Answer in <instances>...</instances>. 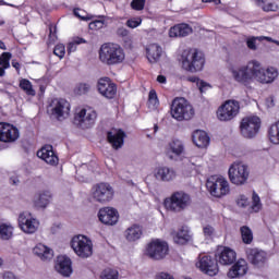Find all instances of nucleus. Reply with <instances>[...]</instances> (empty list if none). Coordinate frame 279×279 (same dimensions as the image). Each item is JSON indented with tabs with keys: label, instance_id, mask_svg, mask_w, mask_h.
<instances>
[{
	"label": "nucleus",
	"instance_id": "f257e3e1",
	"mask_svg": "<svg viewBox=\"0 0 279 279\" xmlns=\"http://www.w3.org/2000/svg\"><path fill=\"white\" fill-rule=\"evenodd\" d=\"M99 60L102 64L114 66L125 60V51L118 44H104L99 49Z\"/></svg>",
	"mask_w": 279,
	"mask_h": 279
},
{
	"label": "nucleus",
	"instance_id": "f03ea898",
	"mask_svg": "<svg viewBox=\"0 0 279 279\" xmlns=\"http://www.w3.org/2000/svg\"><path fill=\"white\" fill-rule=\"evenodd\" d=\"M181 58L183 69L190 73H197V71L204 69V54L197 51V49L184 50Z\"/></svg>",
	"mask_w": 279,
	"mask_h": 279
},
{
	"label": "nucleus",
	"instance_id": "7ed1b4c3",
	"mask_svg": "<svg viewBox=\"0 0 279 279\" xmlns=\"http://www.w3.org/2000/svg\"><path fill=\"white\" fill-rule=\"evenodd\" d=\"M171 117L177 121H191L195 117V110L184 98H175L171 105Z\"/></svg>",
	"mask_w": 279,
	"mask_h": 279
},
{
	"label": "nucleus",
	"instance_id": "20e7f679",
	"mask_svg": "<svg viewBox=\"0 0 279 279\" xmlns=\"http://www.w3.org/2000/svg\"><path fill=\"white\" fill-rule=\"evenodd\" d=\"M254 63L255 60L250 61L246 65L230 68V73L234 82L250 86L254 82Z\"/></svg>",
	"mask_w": 279,
	"mask_h": 279
},
{
	"label": "nucleus",
	"instance_id": "39448f33",
	"mask_svg": "<svg viewBox=\"0 0 279 279\" xmlns=\"http://www.w3.org/2000/svg\"><path fill=\"white\" fill-rule=\"evenodd\" d=\"M191 195L184 191H178L171 194L169 198L165 201V206L172 213H182L191 206Z\"/></svg>",
	"mask_w": 279,
	"mask_h": 279
},
{
	"label": "nucleus",
	"instance_id": "423d86ee",
	"mask_svg": "<svg viewBox=\"0 0 279 279\" xmlns=\"http://www.w3.org/2000/svg\"><path fill=\"white\" fill-rule=\"evenodd\" d=\"M229 179L232 184L243 186L250 179V167L243 162H233L229 168Z\"/></svg>",
	"mask_w": 279,
	"mask_h": 279
},
{
	"label": "nucleus",
	"instance_id": "0eeeda50",
	"mask_svg": "<svg viewBox=\"0 0 279 279\" xmlns=\"http://www.w3.org/2000/svg\"><path fill=\"white\" fill-rule=\"evenodd\" d=\"M206 187L213 197H226L230 194V183L223 177L209 178Z\"/></svg>",
	"mask_w": 279,
	"mask_h": 279
},
{
	"label": "nucleus",
	"instance_id": "6e6552de",
	"mask_svg": "<svg viewBox=\"0 0 279 279\" xmlns=\"http://www.w3.org/2000/svg\"><path fill=\"white\" fill-rule=\"evenodd\" d=\"M92 198L98 204H108L114 198V189L110 183H98L92 189Z\"/></svg>",
	"mask_w": 279,
	"mask_h": 279
},
{
	"label": "nucleus",
	"instance_id": "1a4fd4ad",
	"mask_svg": "<svg viewBox=\"0 0 279 279\" xmlns=\"http://www.w3.org/2000/svg\"><path fill=\"white\" fill-rule=\"evenodd\" d=\"M71 247L80 258L93 256V241L86 235H75L71 241Z\"/></svg>",
	"mask_w": 279,
	"mask_h": 279
},
{
	"label": "nucleus",
	"instance_id": "9d476101",
	"mask_svg": "<svg viewBox=\"0 0 279 279\" xmlns=\"http://www.w3.org/2000/svg\"><path fill=\"white\" fill-rule=\"evenodd\" d=\"M240 130L244 138H254L260 130V118L251 116L242 119Z\"/></svg>",
	"mask_w": 279,
	"mask_h": 279
},
{
	"label": "nucleus",
	"instance_id": "9b49d317",
	"mask_svg": "<svg viewBox=\"0 0 279 279\" xmlns=\"http://www.w3.org/2000/svg\"><path fill=\"white\" fill-rule=\"evenodd\" d=\"M255 72H253V80L259 82V84H271L276 77H278V70L274 68L263 69L260 62L255 60L254 63Z\"/></svg>",
	"mask_w": 279,
	"mask_h": 279
},
{
	"label": "nucleus",
	"instance_id": "f8f14e48",
	"mask_svg": "<svg viewBox=\"0 0 279 279\" xmlns=\"http://www.w3.org/2000/svg\"><path fill=\"white\" fill-rule=\"evenodd\" d=\"M241 106L236 100H228L221 107H219L217 111V117L219 121H232L236 114H239V110Z\"/></svg>",
	"mask_w": 279,
	"mask_h": 279
},
{
	"label": "nucleus",
	"instance_id": "ddd939ff",
	"mask_svg": "<svg viewBox=\"0 0 279 279\" xmlns=\"http://www.w3.org/2000/svg\"><path fill=\"white\" fill-rule=\"evenodd\" d=\"M146 252L153 260H162L169 254V244L165 241L154 240L148 244Z\"/></svg>",
	"mask_w": 279,
	"mask_h": 279
},
{
	"label": "nucleus",
	"instance_id": "4468645a",
	"mask_svg": "<svg viewBox=\"0 0 279 279\" xmlns=\"http://www.w3.org/2000/svg\"><path fill=\"white\" fill-rule=\"evenodd\" d=\"M95 121H97V112L90 109H82L74 117V123L82 130H88L95 125Z\"/></svg>",
	"mask_w": 279,
	"mask_h": 279
},
{
	"label": "nucleus",
	"instance_id": "2eb2a0df",
	"mask_svg": "<svg viewBox=\"0 0 279 279\" xmlns=\"http://www.w3.org/2000/svg\"><path fill=\"white\" fill-rule=\"evenodd\" d=\"M50 111L51 116L54 117V119H58V121H62L63 119H66L69 117V112H71V104L66 101L65 99H53L50 104Z\"/></svg>",
	"mask_w": 279,
	"mask_h": 279
},
{
	"label": "nucleus",
	"instance_id": "dca6fc26",
	"mask_svg": "<svg viewBox=\"0 0 279 279\" xmlns=\"http://www.w3.org/2000/svg\"><path fill=\"white\" fill-rule=\"evenodd\" d=\"M17 138H21V132L16 126L0 122V143H16Z\"/></svg>",
	"mask_w": 279,
	"mask_h": 279
},
{
	"label": "nucleus",
	"instance_id": "f3484780",
	"mask_svg": "<svg viewBox=\"0 0 279 279\" xmlns=\"http://www.w3.org/2000/svg\"><path fill=\"white\" fill-rule=\"evenodd\" d=\"M19 226L25 234H34L38 230L40 222L36 218L32 217V214L28 211H23L19 216Z\"/></svg>",
	"mask_w": 279,
	"mask_h": 279
},
{
	"label": "nucleus",
	"instance_id": "a211bd4d",
	"mask_svg": "<svg viewBox=\"0 0 279 279\" xmlns=\"http://www.w3.org/2000/svg\"><path fill=\"white\" fill-rule=\"evenodd\" d=\"M197 267L206 274L207 276H217L219 274V266L217 265V259H213V257L208 255H204L199 257Z\"/></svg>",
	"mask_w": 279,
	"mask_h": 279
},
{
	"label": "nucleus",
	"instance_id": "6ab92c4d",
	"mask_svg": "<svg viewBox=\"0 0 279 279\" xmlns=\"http://www.w3.org/2000/svg\"><path fill=\"white\" fill-rule=\"evenodd\" d=\"M98 219L105 226H117L119 223V211L113 207H104L98 213Z\"/></svg>",
	"mask_w": 279,
	"mask_h": 279
},
{
	"label": "nucleus",
	"instance_id": "aec40b11",
	"mask_svg": "<svg viewBox=\"0 0 279 279\" xmlns=\"http://www.w3.org/2000/svg\"><path fill=\"white\" fill-rule=\"evenodd\" d=\"M98 92L106 99H114L117 95V85L110 78H100L98 81Z\"/></svg>",
	"mask_w": 279,
	"mask_h": 279
},
{
	"label": "nucleus",
	"instance_id": "412c9836",
	"mask_svg": "<svg viewBox=\"0 0 279 279\" xmlns=\"http://www.w3.org/2000/svg\"><path fill=\"white\" fill-rule=\"evenodd\" d=\"M246 256L255 267H263L267 263V253L258 248H247Z\"/></svg>",
	"mask_w": 279,
	"mask_h": 279
},
{
	"label": "nucleus",
	"instance_id": "4be33fe9",
	"mask_svg": "<svg viewBox=\"0 0 279 279\" xmlns=\"http://www.w3.org/2000/svg\"><path fill=\"white\" fill-rule=\"evenodd\" d=\"M125 132L118 129H112L107 133V141L113 149H121L123 147Z\"/></svg>",
	"mask_w": 279,
	"mask_h": 279
},
{
	"label": "nucleus",
	"instance_id": "5701e85b",
	"mask_svg": "<svg viewBox=\"0 0 279 279\" xmlns=\"http://www.w3.org/2000/svg\"><path fill=\"white\" fill-rule=\"evenodd\" d=\"M54 269L64 278H69V276L73 274V268L71 267V258L62 255L58 256Z\"/></svg>",
	"mask_w": 279,
	"mask_h": 279
},
{
	"label": "nucleus",
	"instance_id": "b1692460",
	"mask_svg": "<svg viewBox=\"0 0 279 279\" xmlns=\"http://www.w3.org/2000/svg\"><path fill=\"white\" fill-rule=\"evenodd\" d=\"M184 154V143L180 140H172L167 147V156L170 160H178Z\"/></svg>",
	"mask_w": 279,
	"mask_h": 279
},
{
	"label": "nucleus",
	"instance_id": "393cba45",
	"mask_svg": "<svg viewBox=\"0 0 279 279\" xmlns=\"http://www.w3.org/2000/svg\"><path fill=\"white\" fill-rule=\"evenodd\" d=\"M37 157L45 160L47 165L56 166L59 162L58 155L53 151V146L46 145L37 151Z\"/></svg>",
	"mask_w": 279,
	"mask_h": 279
},
{
	"label": "nucleus",
	"instance_id": "a878e982",
	"mask_svg": "<svg viewBox=\"0 0 279 279\" xmlns=\"http://www.w3.org/2000/svg\"><path fill=\"white\" fill-rule=\"evenodd\" d=\"M171 236L177 245H186L193 239L189 227H181L178 231H172Z\"/></svg>",
	"mask_w": 279,
	"mask_h": 279
},
{
	"label": "nucleus",
	"instance_id": "bb28decb",
	"mask_svg": "<svg viewBox=\"0 0 279 279\" xmlns=\"http://www.w3.org/2000/svg\"><path fill=\"white\" fill-rule=\"evenodd\" d=\"M216 260L220 265H232L236 260V252L230 247H225L216 255Z\"/></svg>",
	"mask_w": 279,
	"mask_h": 279
},
{
	"label": "nucleus",
	"instance_id": "cd10ccee",
	"mask_svg": "<svg viewBox=\"0 0 279 279\" xmlns=\"http://www.w3.org/2000/svg\"><path fill=\"white\" fill-rule=\"evenodd\" d=\"M177 172L173 168L169 167H159L155 170L156 180H160L161 182H172V180L177 177Z\"/></svg>",
	"mask_w": 279,
	"mask_h": 279
},
{
	"label": "nucleus",
	"instance_id": "c85d7f7f",
	"mask_svg": "<svg viewBox=\"0 0 279 279\" xmlns=\"http://www.w3.org/2000/svg\"><path fill=\"white\" fill-rule=\"evenodd\" d=\"M247 262L245 259H239L228 271V278H242L247 274Z\"/></svg>",
	"mask_w": 279,
	"mask_h": 279
},
{
	"label": "nucleus",
	"instance_id": "c756f323",
	"mask_svg": "<svg viewBox=\"0 0 279 279\" xmlns=\"http://www.w3.org/2000/svg\"><path fill=\"white\" fill-rule=\"evenodd\" d=\"M193 34V28L189 24H178L170 28V38H184Z\"/></svg>",
	"mask_w": 279,
	"mask_h": 279
},
{
	"label": "nucleus",
	"instance_id": "7c9ffc66",
	"mask_svg": "<svg viewBox=\"0 0 279 279\" xmlns=\"http://www.w3.org/2000/svg\"><path fill=\"white\" fill-rule=\"evenodd\" d=\"M192 141L194 145L201 149H204V147L210 144V137L208 136V133L201 130L194 131L192 134Z\"/></svg>",
	"mask_w": 279,
	"mask_h": 279
},
{
	"label": "nucleus",
	"instance_id": "2f4dec72",
	"mask_svg": "<svg viewBox=\"0 0 279 279\" xmlns=\"http://www.w3.org/2000/svg\"><path fill=\"white\" fill-rule=\"evenodd\" d=\"M33 253L41 260H51L53 258V250L47 245L39 243L33 248Z\"/></svg>",
	"mask_w": 279,
	"mask_h": 279
},
{
	"label": "nucleus",
	"instance_id": "473e14b6",
	"mask_svg": "<svg viewBox=\"0 0 279 279\" xmlns=\"http://www.w3.org/2000/svg\"><path fill=\"white\" fill-rule=\"evenodd\" d=\"M147 51V60L150 63H156L160 60V56H162V48L158 44H151L146 48Z\"/></svg>",
	"mask_w": 279,
	"mask_h": 279
},
{
	"label": "nucleus",
	"instance_id": "72a5a7b5",
	"mask_svg": "<svg viewBox=\"0 0 279 279\" xmlns=\"http://www.w3.org/2000/svg\"><path fill=\"white\" fill-rule=\"evenodd\" d=\"M124 236L126 241H130L131 243L138 241V239L143 236V228L138 225H132L125 230Z\"/></svg>",
	"mask_w": 279,
	"mask_h": 279
},
{
	"label": "nucleus",
	"instance_id": "f704fd0d",
	"mask_svg": "<svg viewBox=\"0 0 279 279\" xmlns=\"http://www.w3.org/2000/svg\"><path fill=\"white\" fill-rule=\"evenodd\" d=\"M14 234V227L8 223H0V239L2 241H10Z\"/></svg>",
	"mask_w": 279,
	"mask_h": 279
},
{
	"label": "nucleus",
	"instance_id": "c9c22d12",
	"mask_svg": "<svg viewBox=\"0 0 279 279\" xmlns=\"http://www.w3.org/2000/svg\"><path fill=\"white\" fill-rule=\"evenodd\" d=\"M20 88L25 93V95H28L29 97H36V89L29 80L22 78L20 81Z\"/></svg>",
	"mask_w": 279,
	"mask_h": 279
},
{
	"label": "nucleus",
	"instance_id": "e433bc0d",
	"mask_svg": "<svg viewBox=\"0 0 279 279\" xmlns=\"http://www.w3.org/2000/svg\"><path fill=\"white\" fill-rule=\"evenodd\" d=\"M268 137L272 145H279V121L269 128Z\"/></svg>",
	"mask_w": 279,
	"mask_h": 279
},
{
	"label": "nucleus",
	"instance_id": "4c0bfd02",
	"mask_svg": "<svg viewBox=\"0 0 279 279\" xmlns=\"http://www.w3.org/2000/svg\"><path fill=\"white\" fill-rule=\"evenodd\" d=\"M49 202H51V192H41L36 201V206L39 208H47V206H49Z\"/></svg>",
	"mask_w": 279,
	"mask_h": 279
},
{
	"label": "nucleus",
	"instance_id": "58836bf2",
	"mask_svg": "<svg viewBox=\"0 0 279 279\" xmlns=\"http://www.w3.org/2000/svg\"><path fill=\"white\" fill-rule=\"evenodd\" d=\"M240 232L242 234V241L246 245H250V243L254 241V233L252 232V229H250V227L247 226L241 227Z\"/></svg>",
	"mask_w": 279,
	"mask_h": 279
},
{
	"label": "nucleus",
	"instance_id": "ea45409f",
	"mask_svg": "<svg viewBox=\"0 0 279 279\" xmlns=\"http://www.w3.org/2000/svg\"><path fill=\"white\" fill-rule=\"evenodd\" d=\"M147 106L149 110H157L158 106H160V101L158 100V94H156V90L154 89L149 92Z\"/></svg>",
	"mask_w": 279,
	"mask_h": 279
},
{
	"label": "nucleus",
	"instance_id": "a19ab883",
	"mask_svg": "<svg viewBox=\"0 0 279 279\" xmlns=\"http://www.w3.org/2000/svg\"><path fill=\"white\" fill-rule=\"evenodd\" d=\"M189 82H193L194 84H196L201 93H206V90H210V88H213L210 84L204 82L203 80H199V77L196 76H191L189 78Z\"/></svg>",
	"mask_w": 279,
	"mask_h": 279
},
{
	"label": "nucleus",
	"instance_id": "79ce46f5",
	"mask_svg": "<svg viewBox=\"0 0 279 279\" xmlns=\"http://www.w3.org/2000/svg\"><path fill=\"white\" fill-rule=\"evenodd\" d=\"M197 159L195 157L192 158H185L183 161L184 171H186L187 174L193 173L197 169Z\"/></svg>",
	"mask_w": 279,
	"mask_h": 279
},
{
	"label": "nucleus",
	"instance_id": "37998d69",
	"mask_svg": "<svg viewBox=\"0 0 279 279\" xmlns=\"http://www.w3.org/2000/svg\"><path fill=\"white\" fill-rule=\"evenodd\" d=\"M101 279H119V271L112 268H107L100 274Z\"/></svg>",
	"mask_w": 279,
	"mask_h": 279
},
{
	"label": "nucleus",
	"instance_id": "c03bdc74",
	"mask_svg": "<svg viewBox=\"0 0 279 279\" xmlns=\"http://www.w3.org/2000/svg\"><path fill=\"white\" fill-rule=\"evenodd\" d=\"M257 40H268V43H271V37H252L247 39L246 45L248 49L252 51H256V41Z\"/></svg>",
	"mask_w": 279,
	"mask_h": 279
},
{
	"label": "nucleus",
	"instance_id": "a18cd8bd",
	"mask_svg": "<svg viewBox=\"0 0 279 279\" xmlns=\"http://www.w3.org/2000/svg\"><path fill=\"white\" fill-rule=\"evenodd\" d=\"M10 60H12V53L3 52L0 56V65L3 66V69H10Z\"/></svg>",
	"mask_w": 279,
	"mask_h": 279
},
{
	"label": "nucleus",
	"instance_id": "49530a36",
	"mask_svg": "<svg viewBox=\"0 0 279 279\" xmlns=\"http://www.w3.org/2000/svg\"><path fill=\"white\" fill-rule=\"evenodd\" d=\"M252 199H253L252 210L253 213H258L260 208H263V204H260V197L258 196V194H256V192L253 193Z\"/></svg>",
	"mask_w": 279,
	"mask_h": 279
},
{
	"label": "nucleus",
	"instance_id": "de8ad7c7",
	"mask_svg": "<svg viewBox=\"0 0 279 279\" xmlns=\"http://www.w3.org/2000/svg\"><path fill=\"white\" fill-rule=\"evenodd\" d=\"M145 3H147V0H132L131 8L136 12H141L142 10H145Z\"/></svg>",
	"mask_w": 279,
	"mask_h": 279
},
{
	"label": "nucleus",
	"instance_id": "09e8293b",
	"mask_svg": "<svg viewBox=\"0 0 279 279\" xmlns=\"http://www.w3.org/2000/svg\"><path fill=\"white\" fill-rule=\"evenodd\" d=\"M90 90V84L88 83H80L76 88L75 93L76 95H86Z\"/></svg>",
	"mask_w": 279,
	"mask_h": 279
},
{
	"label": "nucleus",
	"instance_id": "8fccbe9b",
	"mask_svg": "<svg viewBox=\"0 0 279 279\" xmlns=\"http://www.w3.org/2000/svg\"><path fill=\"white\" fill-rule=\"evenodd\" d=\"M106 20H96L89 23V29L98 31L106 27Z\"/></svg>",
	"mask_w": 279,
	"mask_h": 279
},
{
	"label": "nucleus",
	"instance_id": "3c124183",
	"mask_svg": "<svg viewBox=\"0 0 279 279\" xmlns=\"http://www.w3.org/2000/svg\"><path fill=\"white\" fill-rule=\"evenodd\" d=\"M143 23V19L141 17H133L126 21L125 25L126 27H130L131 29H136Z\"/></svg>",
	"mask_w": 279,
	"mask_h": 279
},
{
	"label": "nucleus",
	"instance_id": "603ef678",
	"mask_svg": "<svg viewBox=\"0 0 279 279\" xmlns=\"http://www.w3.org/2000/svg\"><path fill=\"white\" fill-rule=\"evenodd\" d=\"M54 56L62 59L64 58V53H66V48L62 44H58L53 49Z\"/></svg>",
	"mask_w": 279,
	"mask_h": 279
},
{
	"label": "nucleus",
	"instance_id": "864d4df0",
	"mask_svg": "<svg viewBox=\"0 0 279 279\" xmlns=\"http://www.w3.org/2000/svg\"><path fill=\"white\" fill-rule=\"evenodd\" d=\"M73 13H74V16H76L77 19H81V21H89L90 20L88 17V13H86L82 9H74Z\"/></svg>",
	"mask_w": 279,
	"mask_h": 279
},
{
	"label": "nucleus",
	"instance_id": "5fc2aeb1",
	"mask_svg": "<svg viewBox=\"0 0 279 279\" xmlns=\"http://www.w3.org/2000/svg\"><path fill=\"white\" fill-rule=\"evenodd\" d=\"M117 36H120L121 38H126V36H130V31H128V28L123 26L118 27Z\"/></svg>",
	"mask_w": 279,
	"mask_h": 279
},
{
	"label": "nucleus",
	"instance_id": "6e6d98bb",
	"mask_svg": "<svg viewBox=\"0 0 279 279\" xmlns=\"http://www.w3.org/2000/svg\"><path fill=\"white\" fill-rule=\"evenodd\" d=\"M155 279H175V277L169 272L161 271L155 276Z\"/></svg>",
	"mask_w": 279,
	"mask_h": 279
},
{
	"label": "nucleus",
	"instance_id": "4d7b16f0",
	"mask_svg": "<svg viewBox=\"0 0 279 279\" xmlns=\"http://www.w3.org/2000/svg\"><path fill=\"white\" fill-rule=\"evenodd\" d=\"M264 12H276L278 5L276 3H268L263 7Z\"/></svg>",
	"mask_w": 279,
	"mask_h": 279
},
{
	"label": "nucleus",
	"instance_id": "13d9d810",
	"mask_svg": "<svg viewBox=\"0 0 279 279\" xmlns=\"http://www.w3.org/2000/svg\"><path fill=\"white\" fill-rule=\"evenodd\" d=\"M203 232L205 236H213V234H215V228L211 226H206L204 227Z\"/></svg>",
	"mask_w": 279,
	"mask_h": 279
},
{
	"label": "nucleus",
	"instance_id": "bf43d9fd",
	"mask_svg": "<svg viewBox=\"0 0 279 279\" xmlns=\"http://www.w3.org/2000/svg\"><path fill=\"white\" fill-rule=\"evenodd\" d=\"M77 50V46L74 41H71L69 45H68V53H73L74 51Z\"/></svg>",
	"mask_w": 279,
	"mask_h": 279
},
{
	"label": "nucleus",
	"instance_id": "052dcab7",
	"mask_svg": "<svg viewBox=\"0 0 279 279\" xmlns=\"http://www.w3.org/2000/svg\"><path fill=\"white\" fill-rule=\"evenodd\" d=\"M238 206L245 208L247 206V198L245 196H241V199H238Z\"/></svg>",
	"mask_w": 279,
	"mask_h": 279
},
{
	"label": "nucleus",
	"instance_id": "680f3d73",
	"mask_svg": "<svg viewBox=\"0 0 279 279\" xmlns=\"http://www.w3.org/2000/svg\"><path fill=\"white\" fill-rule=\"evenodd\" d=\"M72 43L76 44V46L77 45H84V43H86V39H84L82 37H76V38L73 39Z\"/></svg>",
	"mask_w": 279,
	"mask_h": 279
},
{
	"label": "nucleus",
	"instance_id": "e2e57ef3",
	"mask_svg": "<svg viewBox=\"0 0 279 279\" xmlns=\"http://www.w3.org/2000/svg\"><path fill=\"white\" fill-rule=\"evenodd\" d=\"M157 82H159V84H167V77L165 75H158Z\"/></svg>",
	"mask_w": 279,
	"mask_h": 279
},
{
	"label": "nucleus",
	"instance_id": "0e129e2a",
	"mask_svg": "<svg viewBox=\"0 0 279 279\" xmlns=\"http://www.w3.org/2000/svg\"><path fill=\"white\" fill-rule=\"evenodd\" d=\"M266 106H267V108H274V98L272 97L266 99Z\"/></svg>",
	"mask_w": 279,
	"mask_h": 279
},
{
	"label": "nucleus",
	"instance_id": "69168bd1",
	"mask_svg": "<svg viewBox=\"0 0 279 279\" xmlns=\"http://www.w3.org/2000/svg\"><path fill=\"white\" fill-rule=\"evenodd\" d=\"M203 3H215L216 5H219L221 3V0H202Z\"/></svg>",
	"mask_w": 279,
	"mask_h": 279
},
{
	"label": "nucleus",
	"instance_id": "338daca9",
	"mask_svg": "<svg viewBox=\"0 0 279 279\" xmlns=\"http://www.w3.org/2000/svg\"><path fill=\"white\" fill-rule=\"evenodd\" d=\"M50 38H56V26H50Z\"/></svg>",
	"mask_w": 279,
	"mask_h": 279
},
{
	"label": "nucleus",
	"instance_id": "774afa93",
	"mask_svg": "<svg viewBox=\"0 0 279 279\" xmlns=\"http://www.w3.org/2000/svg\"><path fill=\"white\" fill-rule=\"evenodd\" d=\"M3 75H5V69L3 68V65L0 66V77H3Z\"/></svg>",
	"mask_w": 279,
	"mask_h": 279
}]
</instances>
